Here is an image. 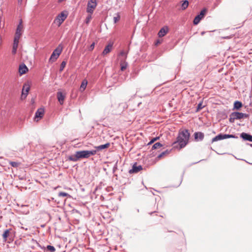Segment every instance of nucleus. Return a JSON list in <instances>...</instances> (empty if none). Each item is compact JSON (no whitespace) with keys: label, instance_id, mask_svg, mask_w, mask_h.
Wrapping results in <instances>:
<instances>
[{"label":"nucleus","instance_id":"f257e3e1","mask_svg":"<svg viewBox=\"0 0 252 252\" xmlns=\"http://www.w3.org/2000/svg\"><path fill=\"white\" fill-rule=\"evenodd\" d=\"M189 137L190 133L188 129L180 131L176 140L172 144L173 147L178 148L177 144L179 145L180 149L185 147L189 143Z\"/></svg>","mask_w":252,"mask_h":252},{"label":"nucleus","instance_id":"f03ea898","mask_svg":"<svg viewBox=\"0 0 252 252\" xmlns=\"http://www.w3.org/2000/svg\"><path fill=\"white\" fill-rule=\"evenodd\" d=\"M88 158L87 150L77 151L73 155L70 156L68 159L70 161L76 162L80 158Z\"/></svg>","mask_w":252,"mask_h":252},{"label":"nucleus","instance_id":"7ed1b4c3","mask_svg":"<svg viewBox=\"0 0 252 252\" xmlns=\"http://www.w3.org/2000/svg\"><path fill=\"white\" fill-rule=\"evenodd\" d=\"M63 49V46L62 44H59L58 46L53 51L49 60V62L53 63L56 61Z\"/></svg>","mask_w":252,"mask_h":252},{"label":"nucleus","instance_id":"20e7f679","mask_svg":"<svg viewBox=\"0 0 252 252\" xmlns=\"http://www.w3.org/2000/svg\"><path fill=\"white\" fill-rule=\"evenodd\" d=\"M238 137L235 136V135L233 134H222L220 133L215 136L214 138H213L212 139V143H213L214 142L218 141L220 140H221L223 139H227V138H237Z\"/></svg>","mask_w":252,"mask_h":252},{"label":"nucleus","instance_id":"39448f33","mask_svg":"<svg viewBox=\"0 0 252 252\" xmlns=\"http://www.w3.org/2000/svg\"><path fill=\"white\" fill-rule=\"evenodd\" d=\"M97 3L96 0H90L88 1L87 7V12L92 14L94 10L97 6Z\"/></svg>","mask_w":252,"mask_h":252},{"label":"nucleus","instance_id":"423d86ee","mask_svg":"<svg viewBox=\"0 0 252 252\" xmlns=\"http://www.w3.org/2000/svg\"><path fill=\"white\" fill-rule=\"evenodd\" d=\"M207 12V9L203 8L200 11V13L196 15L193 20V24L195 25H197L200 20L204 18Z\"/></svg>","mask_w":252,"mask_h":252},{"label":"nucleus","instance_id":"0eeeda50","mask_svg":"<svg viewBox=\"0 0 252 252\" xmlns=\"http://www.w3.org/2000/svg\"><path fill=\"white\" fill-rule=\"evenodd\" d=\"M66 17L67 15L65 14L63 12H62L57 16L54 20V23H56L60 27Z\"/></svg>","mask_w":252,"mask_h":252},{"label":"nucleus","instance_id":"6e6552de","mask_svg":"<svg viewBox=\"0 0 252 252\" xmlns=\"http://www.w3.org/2000/svg\"><path fill=\"white\" fill-rule=\"evenodd\" d=\"M242 113L238 112H233L229 116V121L231 123L234 122L235 120H240L242 119Z\"/></svg>","mask_w":252,"mask_h":252},{"label":"nucleus","instance_id":"1a4fd4ad","mask_svg":"<svg viewBox=\"0 0 252 252\" xmlns=\"http://www.w3.org/2000/svg\"><path fill=\"white\" fill-rule=\"evenodd\" d=\"M30 89V87L28 84H25L23 87V90L22 92V94L21 96V99H24L26 98L28 93L29 92V90Z\"/></svg>","mask_w":252,"mask_h":252},{"label":"nucleus","instance_id":"9d476101","mask_svg":"<svg viewBox=\"0 0 252 252\" xmlns=\"http://www.w3.org/2000/svg\"><path fill=\"white\" fill-rule=\"evenodd\" d=\"M142 169V166L141 165H137L135 163L132 166V168L129 170V173H137Z\"/></svg>","mask_w":252,"mask_h":252},{"label":"nucleus","instance_id":"9b49d317","mask_svg":"<svg viewBox=\"0 0 252 252\" xmlns=\"http://www.w3.org/2000/svg\"><path fill=\"white\" fill-rule=\"evenodd\" d=\"M194 137L195 141H202L204 137V134L202 132H195L194 133Z\"/></svg>","mask_w":252,"mask_h":252},{"label":"nucleus","instance_id":"f8f14e48","mask_svg":"<svg viewBox=\"0 0 252 252\" xmlns=\"http://www.w3.org/2000/svg\"><path fill=\"white\" fill-rule=\"evenodd\" d=\"M44 112V111L43 109H42V108L38 109L36 111V112H35V116H34L35 120L38 121V119H41L43 116Z\"/></svg>","mask_w":252,"mask_h":252},{"label":"nucleus","instance_id":"ddd939ff","mask_svg":"<svg viewBox=\"0 0 252 252\" xmlns=\"http://www.w3.org/2000/svg\"><path fill=\"white\" fill-rule=\"evenodd\" d=\"M11 231L12 229H6L5 230H4L2 234V238L4 241H6L7 240L8 237L12 236Z\"/></svg>","mask_w":252,"mask_h":252},{"label":"nucleus","instance_id":"4468645a","mask_svg":"<svg viewBox=\"0 0 252 252\" xmlns=\"http://www.w3.org/2000/svg\"><path fill=\"white\" fill-rule=\"evenodd\" d=\"M240 137L245 140L252 142V135L249 133L243 132L241 134Z\"/></svg>","mask_w":252,"mask_h":252},{"label":"nucleus","instance_id":"2eb2a0df","mask_svg":"<svg viewBox=\"0 0 252 252\" xmlns=\"http://www.w3.org/2000/svg\"><path fill=\"white\" fill-rule=\"evenodd\" d=\"M112 47H113V44H112V43L108 44L105 47L104 49L103 50V51L102 53V55L105 56V55H107V54H108L109 53H110L112 49Z\"/></svg>","mask_w":252,"mask_h":252},{"label":"nucleus","instance_id":"dca6fc26","mask_svg":"<svg viewBox=\"0 0 252 252\" xmlns=\"http://www.w3.org/2000/svg\"><path fill=\"white\" fill-rule=\"evenodd\" d=\"M28 71L27 66L24 63L21 64L19 65V72L21 75H23L26 73Z\"/></svg>","mask_w":252,"mask_h":252},{"label":"nucleus","instance_id":"f3484780","mask_svg":"<svg viewBox=\"0 0 252 252\" xmlns=\"http://www.w3.org/2000/svg\"><path fill=\"white\" fill-rule=\"evenodd\" d=\"M22 23H23V21H22V20L21 19L19 21V23L18 25L17 26V27L16 29V32H15L16 34H18V35H21L22 31V29L23 28Z\"/></svg>","mask_w":252,"mask_h":252},{"label":"nucleus","instance_id":"a211bd4d","mask_svg":"<svg viewBox=\"0 0 252 252\" xmlns=\"http://www.w3.org/2000/svg\"><path fill=\"white\" fill-rule=\"evenodd\" d=\"M58 101L61 104H63L64 99V95L61 92H58L57 94Z\"/></svg>","mask_w":252,"mask_h":252},{"label":"nucleus","instance_id":"6ab92c4d","mask_svg":"<svg viewBox=\"0 0 252 252\" xmlns=\"http://www.w3.org/2000/svg\"><path fill=\"white\" fill-rule=\"evenodd\" d=\"M168 32V29L167 27H163L162 28L158 33V35L159 37H163Z\"/></svg>","mask_w":252,"mask_h":252},{"label":"nucleus","instance_id":"aec40b11","mask_svg":"<svg viewBox=\"0 0 252 252\" xmlns=\"http://www.w3.org/2000/svg\"><path fill=\"white\" fill-rule=\"evenodd\" d=\"M40 247L44 251L46 250L49 252H55L56 251L55 248L51 245H47L46 247H45L44 246L43 247Z\"/></svg>","mask_w":252,"mask_h":252},{"label":"nucleus","instance_id":"412c9836","mask_svg":"<svg viewBox=\"0 0 252 252\" xmlns=\"http://www.w3.org/2000/svg\"><path fill=\"white\" fill-rule=\"evenodd\" d=\"M110 145V143H107L104 145H101L95 147V149L97 150H102L108 148Z\"/></svg>","mask_w":252,"mask_h":252},{"label":"nucleus","instance_id":"4be33fe9","mask_svg":"<svg viewBox=\"0 0 252 252\" xmlns=\"http://www.w3.org/2000/svg\"><path fill=\"white\" fill-rule=\"evenodd\" d=\"M242 106V103L239 101H236L234 103V109L239 110Z\"/></svg>","mask_w":252,"mask_h":252},{"label":"nucleus","instance_id":"5701e85b","mask_svg":"<svg viewBox=\"0 0 252 252\" xmlns=\"http://www.w3.org/2000/svg\"><path fill=\"white\" fill-rule=\"evenodd\" d=\"M189 2L188 0H185L182 1V3L181 4V8L182 10H185L189 6Z\"/></svg>","mask_w":252,"mask_h":252},{"label":"nucleus","instance_id":"b1692460","mask_svg":"<svg viewBox=\"0 0 252 252\" xmlns=\"http://www.w3.org/2000/svg\"><path fill=\"white\" fill-rule=\"evenodd\" d=\"M87 81L86 80H84L82 83H81V86H80V91H84L86 87H87Z\"/></svg>","mask_w":252,"mask_h":252},{"label":"nucleus","instance_id":"393cba45","mask_svg":"<svg viewBox=\"0 0 252 252\" xmlns=\"http://www.w3.org/2000/svg\"><path fill=\"white\" fill-rule=\"evenodd\" d=\"M169 153H170V151H168V150H166L161 152L160 154H159L158 155V156L157 157V158L158 159H159V158H161L162 157H163V156H164L165 155L168 154Z\"/></svg>","mask_w":252,"mask_h":252},{"label":"nucleus","instance_id":"a878e982","mask_svg":"<svg viewBox=\"0 0 252 252\" xmlns=\"http://www.w3.org/2000/svg\"><path fill=\"white\" fill-rule=\"evenodd\" d=\"M162 146V145L160 143L157 142L153 145L152 150L158 149L161 148Z\"/></svg>","mask_w":252,"mask_h":252},{"label":"nucleus","instance_id":"bb28decb","mask_svg":"<svg viewBox=\"0 0 252 252\" xmlns=\"http://www.w3.org/2000/svg\"><path fill=\"white\" fill-rule=\"evenodd\" d=\"M18 44L17 43H13L12 47V53L13 54H15L17 52Z\"/></svg>","mask_w":252,"mask_h":252},{"label":"nucleus","instance_id":"cd10ccee","mask_svg":"<svg viewBox=\"0 0 252 252\" xmlns=\"http://www.w3.org/2000/svg\"><path fill=\"white\" fill-rule=\"evenodd\" d=\"M21 35L17 34H15L13 43H17L19 44V39Z\"/></svg>","mask_w":252,"mask_h":252},{"label":"nucleus","instance_id":"c85d7f7f","mask_svg":"<svg viewBox=\"0 0 252 252\" xmlns=\"http://www.w3.org/2000/svg\"><path fill=\"white\" fill-rule=\"evenodd\" d=\"M92 19V14L89 13V14L87 16V17L86 18V20L85 21V23L87 24H89Z\"/></svg>","mask_w":252,"mask_h":252},{"label":"nucleus","instance_id":"c756f323","mask_svg":"<svg viewBox=\"0 0 252 252\" xmlns=\"http://www.w3.org/2000/svg\"><path fill=\"white\" fill-rule=\"evenodd\" d=\"M87 152H88V158H89L91 156H94V155H95L96 153V150L87 151Z\"/></svg>","mask_w":252,"mask_h":252},{"label":"nucleus","instance_id":"7c9ffc66","mask_svg":"<svg viewBox=\"0 0 252 252\" xmlns=\"http://www.w3.org/2000/svg\"><path fill=\"white\" fill-rule=\"evenodd\" d=\"M66 63L65 61H63L62 62V63L61 64V65H60V71L61 72V71H62L63 70L64 67L66 65Z\"/></svg>","mask_w":252,"mask_h":252},{"label":"nucleus","instance_id":"2f4dec72","mask_svg":"<svg viewBox=\"0 0 252 252\" xmlns=\"http://www.w3.org/2000/svg\"><path fill=\"white\" fill-rule=\"evenodd\" d=\"M59 197L70 196V195L64 192H60L58 194Z\"/></svg>","mask_w":252,"mask_h":252},{"label":"nucleus","instance_id":"473e14b6","mask_svg":"<svg viewBox=\"0 0 252 252\" xmlns=\"http://www.w3.org/2000/svg\"><path fill=\"white\" fill-rule=\"evenodd\" d=\"M159 138V137L158 136V137H154V138H153L151 141L148 143V145H150L152 144H153V143H154L156 141H157V140H158V139Z\"/></svg>","mask_w":252,"mask_h":252},{"label":"nucleus","instance_id":"72a5a7b5","mask_svg":"<svg viewBox=\"0 0 252 252\" xmlns=\"http://www.w3.org/2000/svg\"><path fill=\"white\" fill-rule=\"evenodd\" d=\"M9 164L13 167H17L19 165V163L15 161H10Z\"/></svg>","mask_w":252,"mask_h":252},{"label":"nucleus","instance_id":"f704fd0d","mask_svg":"<svg viewBox=\"0 0 252 252\" xmlns=\"http://www.w3.org/2000/svg\"><path fill=\"white\" fill-rule=\"evenodd\" d=\"M204 106H203L202 103L200 102L198 105L196 109V112L200 111L202 109Z\"/></svg>","mask_w":252,"mask_h":252},{"label":"nucleus","instance_id":"c9c22d12","mask_svg":"<svg viewBox=\"0 0 252 252\" xmlns=\"http://www.w3.org/2000/svg\"><path fill=\"white\" fill-rule=\"evenodd\" d=\"M127 64L126 63H124L123 64H121V70L122 71L125 70L126 69V68L127 67Z\"/></svg>","mask_w":252,"mask_h":252},{"label":"nucleus","instance_id":"e433bc0d","mask_svg":"<svg viewBox=\"0 0 252 252\" xmlns=\"http://www.w3.org/2000/svg\"><path fill=\"white\" fill-rule=\"evenodd\" d=\"M94 45H95V43L94 42L90 45V47L89 48V50L90 51L93 50L94 49Z\"/></svg>","mask_w":252,"mask_h":252},{"label":"nucleus","instance_id":"4c0bfd02","mask_svg":"<svg viewBox=\"0 0 252 252\" xmlns=\"http://www.w3.org/2000/svg\"><path fill=\"white\" fill-rule=\"evenodd\" d=\"M242 119L243 118H248L249 117V115L248 114L243 113H242Z\"/></svg>","mask_w":252,"mask_h":252},{"label":"nucleus","instance_id":"58836bf2","mask_svg":"<svg viewBox=\"0 0 252 252\" xmlns=\"http://www.w3.org/2000/svg\"><path fill=\"white\" fill-rule=\"evenodd\" d=\"M120 19V16H118L117 17H114L113 18L114 22L115 23H116Z\"/></svg>","mask_w":252,"mask_h":252},{"label":"nucleus","instance_id":"ea45409f","mask_svg":"<svg viewBox=\"0 0 252 252\" xmlns=\"http://www.w3.org/2000/svg\"><path fill=\"white\" fill-rule=\"evenodd\" d=\"M121 55L122 56H125V55H126V53H125V52H124V51H122V52H121Z\"/></svg>","mask_w":252,"mask_h":252},{"label":"nucleus","instance_id":"a19ab883","mask_svg":"<svg viewBox=\"0 0 252 252\" xmlns=\"http://www.w3.org/2000/svg\"><path fill=\"white\" fill-rule=\"evenodd\" d=\"M160 43V42L159 40H157L156 43V44L158 45V44H159Z\"/></svg>","mask_w":252,"mask_h":252},{"label":"nucleus","instance_id":"79ce46f5","mask_svg":"<svg viewBox=\"0 0 252 252\" xmlns=\"http://www.w3.org/2000/svg\"><path fill=\"white\" fill-rule=\"evenodd\" d=\"M23 0H18L19 3H21Z\"/></svg>","mask_w":252,"mask_h":252},{"label":"nucleus","instance_id":"37998d69","mask_svg":"<svg viewBox=\"0 0 252 252\" xmlns=\"http://www.w3.org/2000/svg\"><path fill=\"white\" fill-rule=\"evenodd\" d=\"M204 34V32H201V34L203 35Z\"/></svg>","mask_w":252,"mask_h":252}]
</instances>
